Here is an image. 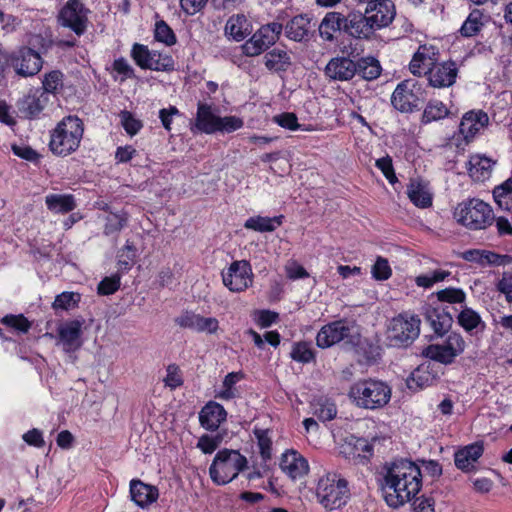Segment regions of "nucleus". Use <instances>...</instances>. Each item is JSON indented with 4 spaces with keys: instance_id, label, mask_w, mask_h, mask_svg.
<instances>
[{
    "instance_id": "1",
    "label": "nucleus",
    "mask_w": 512,
    "mask_h": 512,
    "mask_svg": "<svg viewBox=\"0 0 512 512\" xmlns=\"http://www.w3.org/2000/svg\"><path fill=\"white\" fill-rule=\"evenodd\" d=\"M420 487L421 471L415 463L401 459L384 466L382 491L390 507L397 508L409 502Z\"/></svg>"
},
{
    "instance_id": "2",
    "label": "nucleus",
    "mask_w": 512,
    "mask_h": 512,
    "mask_svg": "<svg viewBox=\"0 0 512 512\" xmlns=\"http://www.w3.org/2000/svg\"><path fill=\"white\" fill-rule=\"evenodd\" d=\"M350 496L348 481L341 474L327 472L318 479L316 499L324 509H340L348 503Z\"/></svg>"
},
{
    "instance_id": "3",
    "label": "nucleus",
    "mask_w": 512,
    "mask_h": 512,
    "mask_svg": "<svg viewBox=\"0 0 512 512\" xmlns=\"http://www.w3.org/2000/svg\"><path fill=\"white\" fill-rule=\"evenodd\" d=\"M390 386L380 380L366 379L355 382L349 390L352 402L364 409H379L388 404L391 399Z\"/></svg>"
},
{
    "instance_id": "4",
    "label": "nucleus",
    "mask_w": 512,
    "mask_h": 512,
    "mask_svg": "<svg viewBox=\"0 0 512 512\" xmlns=\"http://www.w3.org/2000/svg\"><path fill=\"white\" fill-rule=\"evenodd\" d=\"M243 126V120L236 116H218L213 107L209 104L199 102L195 121L191 124L193 134L205 133L214 134L216 132L231 133Z\"/></svg>"
},
{
    "instance_id": "5",
    "label": "nucleus",
    "mask_w": 512,
    "mask_h": 512,
    "mask_svg": "<svg viewBox=\"0 0 512 512\" xmlns=\"http://www.w3.org/2000/svg\"><path fill=\"white\" fill-rule=\"evenodd\" d=\"M83 132V123L78 117H65L51 134L49 143L51 151L59 156L74 152L79 147Z\"/></svg>"
},
{
    "instance_id": "6",
    "label": "nucleus",
    "mask_w": 512,
    "mask_h": 512,
    "mask_svg": "<svg viewBox=\"0 0 512 512\" xmlns=\"http://www.w3.org/2000/svg\"><path fill=\"white\" fill-rule=\"evenodd\" d=\"M247 466V459L238 450L222 449L215 455L209 475L217 485H225L235 479Z\"/></svg>"
},
{
    "instance_id": "7",
    "label": "nucleus",
    "mask_w": 512,
    "mask_h": 512,
    "mask_svg": "<svg viewBox=\"0 0 512 512\" xmlns=\"http://www.w3.org/2000/svg\"><path fill=\"white\" fill-rule=\"evenodd\" d=\"M457 222L471 230L485 229L494 221L492 208L480 199L459 204L454 212Z\"/></svg>"
},
{
    "instance_id": "8",
    "label": "nucleus",
    "mask_w": 512,
    "mask_h": 512,
    "mask_svg": "<svg viewBox=\"0 0 512 512\" xmlns=\"http://www.w3.org/2000/svg\"><path fill=\"white\" fill-rule=\"evenodd\" d=\"M421 321L417 316L399 314L392 318L387 326L386 339L392 347H407L420 334Z\"/></svg>"
},
{
    "instance_id": "9",
    "label": "nucleus",
    "mask_w": 512,
    "mask_h": 512,
    "mask_svg": "<svg viewBox=\"0 0 512 512\" xmlns=\"http://www.w3.org/2000/svg\"><path fill=\"white\" fill-rule=\"evenodd\" d=\"M465 341L463 337L455 332L450 333L440 344H431L425 347L422 355L436 362L449 365L455 358L465 350Z\"/></svg>"
},
{
    "instance_id": "10",
    "label": "nucleus",
    "mask_w": 512,
    "mask_h": 512,
    "mask_svg": "<svg viewBox=\"0 0 512 512\" xmlns=\"http://www.w3.org/2000/svg\"><path fill=\"white\" fill-rule=\"evenodd\" d=\"M283 26L278 22L263 25L243 46V53L247 56H257L276 43Z\"/></svg>"
},
{
    "instance_id": "11",
    "label": "nucleus",
    "mask_w": 512,
    "mask_h": 512,
    "mask_svg": "<svg viewBox=\"0 0 512 512\" xmlns=\"http://www.w3.org/2000/svg\"><path fill=\"white\" fill-rule=\"evenodd\" d=\"M131 57L142 69L155 71H170L174 69V60L170 55L151 51L143 44L135 43L133 45Z\"/></svg>"
},
{
    "instance_id": "12",
    "label": "nucleus",
    "mask_w": 512,
    "mask_h": 512,
    "mask_svg": "<svg viewBox=\"0 0 512 512\" xmlns=\"http://www.w3.org/2000/svg\"><path fill=\"white\" fill-rule=\"evenodd\" d=\"M223 284L231 292H242L253 283L251 265L246 260L234 261L226 271L222 272Z\"/></svg>"
},
{
    "instance_id": "13",
    "label": "nucleus",
    "mask_w": 512,
    "mask_h": 512,
    "mask_svg": "<svg viewBox=\"0 0 512 512\" xmlns=\"http://www.w3.org/2000/svg\"><path fill=\"white\" fill-rule=\"evenodd\" d=\"M88 10L80 0H69L59 12L58 21L63 27L81 36L87 29Z\"/></svg>"
},
{
    "instance_id": "14",
    "label": "nucleus",
    "mask_w": 512,
    "mask_h": 512,
    "mask_svg": "<svg viewBox=\"0 0 512 512\" xmlns=\"http://www.w3.org/2000/svg\"><path fill=\"white\" fill-rule=\"evenodd\" d=\"M344 33L359 40H370L376 29L375 19H370L367 9L362 13L360 11H351L345 16Z\"/></svg>"
},
{
    "instance_id": "15",
    "label": "nucleus",
    "mask_w": 512,
    "mask_h": 512,
    "mask_svg": "<svg viewBox=\"0 0 512 512\" xmlns=\"http://www.w3.org/2000/svg\"><path fill=\"white\" fill-rule=\"evenodd\" d=\"M355 326L346 320L333 321L323 326L316 336L320 348L331 347L352 337Z\"/></svg>"
},
{
    "instance_id": "16",
    "label": "nucleus",
    "mask_w": 512,
    "mask_h": 512,
    "mask_svg": "<svg viewBox=\"0 0 512 512\" xmlns=\"http://www.w3.org/2000/svg\"><path fill=\"white\" fill-rule=\"evenodd\" d=\"M11 65L18 75L29 77L41 70L43 61L38 51L30 47H21L12 55Z\"/></svg>"
},
{
    "instance_id": "17",
    "label": "nucleus",
    "mask_w": 512,
    "mask_h": 512,
    "mask_svg": "<svg viewBox=\"0 0 512 512\" xmlns=\"http://www.w3.org/2000/svg\"><path fill=\"white\" fill-rule=\"evenodd\" d=\"M175 323L181 328H188L195 332L214 334L219 329V322L214 317H204L194 312H185L175 318Z\"/></svg>"
},
{
    "instance_id": "18",
    "label": "nucleus",
    "mask_w": 512,
    "mask_h": 512,
    "mask_svg": "<svg viewBox=\"0 0 512 512\" xmlns=\"http://www.w3.org/2000/svg\"><path fill=\"white\" fill-rule=\"evenodd\" d=\"M424 73L428 75V81L432 87L444 88L455 83L458 69L455 62L447 61L433 65Z\"/></svg>"
},
{
    "instance_id": "19",
    "label": "nucleus",
    "mask_w": 512,
    "mask_h": 512,
    "mask_svg": "<svg viewBox=\"0 0 512 512\" xmlns=\"http://www.w3.org/2000/svg\"><path fill=\"white\" fill-rule=\"evenodd\" d=\"M280 468L293 480L303 478L309 471L307 460L295 450H287L282 454Z\"/></svg>"
},
{
    "instance_id": "20",
    "label": "nucleus",
    "mask_w": 512,
    "mask_h": 512,
    "mask_svg": "<svg viewBox=\"0 0 512 512\" xmlns=\"http://www.w3.org/2000/svg\"><path fill=\"white\" fill-rule=\"evenodd\" d=\"M489 122L488 115L479 111H469L465 113L459 125V132L466 142H470L475 135L483 129Z\"/></svg>"
},
{
    "instance_id": "21",
    "label": "nucleus",
    "mask_w": 512,
    "mask_h": 512,
    "mask_svg": "<svg viewBox=\"0 0 512 512\" xmlns=\"http://www.w3.org/2000/svg\"><path fill=\"white\" fill-rule=\"evenodd\" d=\"M357 72V62L347 57H336L331 59L325 67L326 75L339 81L352 79Z\"/></svg>"
},
{
    "instance_id": "22",
    "label": "nucleus",
    "mask_w": 512,
    "mask_h": 512,
    "mask_svg": "<svg viewBox=\"0 0 512 512\" xmlns=\"http://www.w3.org/2000/svg\"><path fill=\"white\" fill-rule=\"evenodd\" d=\"M129 491L131 500L141 508L151 505L159 496L157 487L146 484L139 479L130 481Z\"/></svg>"
},
{
    "instance_id": "23",
    "label": "nucleus",
    "mask_w": 512,
    "mask_h": 512,
    "mask_svg": "<svg viewBox=\"0 0 512 512\" xmlns=\"http://www.w3.org/2000/svg\"><path fill=\"white\" fill-rule=\"evenodd\" d=\"M410 81H403L397 85L391 96L392 105L401 112H412L418 106V98L411 88Z\"/></svg>"
},
{
    "instance_id": "24",
    "label": "nucleus",
    "mask_w": 512,
    "mask_h": 512,
    "mask_svg": "<svg viewBox=\"0 0 512 512\" xmlns=\"http://www.w3.org/2000/svg\"><path fill=\"white\" fill-rule=\"evenodd\" d=\"M59 339L66 352L75 351L80 348L82 334V323L78 320L69 321L58 329Z\"/></svg>"
},
{
    "instance_id": "25",
    "label": "nucleus",
    "mask_w": 512,
    "mask_h": 512,
    "mask_svg": "<svg viewBox=\"0 0 512 512\" xmlns=\"http://www.w3.org/2000/svg\"><path fill=\"white\" fill-rule=\"evenodd\" d=\"M227 413L222 405L217 402H208L199 413V421L206 430L214 431L225 421Z\"/></svg>"
},
{
    "instance_id": "26",
    "label": "nucleus",
    "mask_w": 512,
    "mask_h": 512,
    "mask_svg": "<svg viewBox=\"0 0 512 512\" xmlns=\"http://www.w3.org/2000/svg\"><path fill=\"white\" fill-rule=\"evenodd\" d=\"M495 163V161L485 155H472L468 161L469 176L474 181L484 182L491 177Z\"/></svg>"
},
{
    "instance_id": "27",
    "label": "nucleus",
    "mask_w": 512,
    "mask_h": 512,
    "mask_svg": "<svg viewBox=\"0 0 512 512\" xmlns=\"http://www.w3.org/2000/svg\"><path fill=\"white\" fill-rule=\"evenodd\" d=\"M251 31L252 26L243 14L232 15L225 25V34L238 42L245 39Z\"/></svg>"
},
{
    "instance_id": "28",
    "label": "nucleus",
    "mask_w": 512,
    "mask_h": 512,
    "mask_svg": "<svg viewBox=\"0 0 512 512\" xmlns=\"http://www.w3.org/2000/svg\"><path fill=\"white\" fill-rule=\"evenodd\" d=\"M345 16L339 12L327 13L319 26L320 36L326 41H333L335 32H344Z\"/></svg>"
},
{
    "instance_id": "29",
    "label": "nucleus",
    "mask_w": 512,
    "mask_h": 512,
    "mask_svg": "<svg viewBox=\"0 0 512 512\" xmlns=\"http://www.w3.org/2000/svg\"><path fill=\"white\" fill-rule=\"evenodd\" d=\"M370 19L377 20L374 27L377 30L387 27L395 17V7L392 1L382 0L376 3L375 8L371 7Z\"/></svg>"
},
{
    "instance_id": "30",
    "label": "nucleus",
    "mask_w": 512,
    "mask_h": 512,
    "mask_svg": "<svg viewBox=\"0 0 512 512\" xmlns=\"http://www.w3.org/2000/svg\"><path fill=\"white\" fill-rule=\"evenodd\" d=\"M436 379V374L432 372L431 365H419L407 379L406 383L409 389L417 390L428 387L433 384Z\"/></svg>"
},
{
    "instance_id": "31",
    "label": "nucleus",
    "mask_w": 512,
    "mask_h": 512,
    "mask_svg": "<svg viewBox=\"0 0 512 512\" xmlns=\"http://www.w3.org/2000/svg\"><path fill=\"white\" fill-rule=\"evenodd\" d=\"M483 453V446L474 443L464 447L455 454V465L463 471H469L473 468L474 463Z\"/></svg>"
},
{
    "instance_id": "32",
    "label": "nucleus",
    "mask_w": 512,
    "mask_h": 512,
    "mask_svg": "<svg viewBox=\"0 0 512 512\" xmlns=\"http://www.w3.org/2000/svg\"><path fill=\"white\" fill-rule=\"evenodd\" d=\"M407 196L419 208H428L432 205V194L422 182L412 180L407 187Z\"/></svg>"
},
{
    "instance_id": "33",
    "label": "nucleus",
    "mask_w": 512,
    "mask_h": 512,
    "mask_svg": "<svg viewBox=\"0 0 512 512\" xmlns=\"http://www.w3.org/2000/svg\"><path fill=\"white\" fill-rule=\"evenodd\" d=\"M310 28V18L307 15H298L286 24L285 33L291 40L302 41L308 37Z\"/></svg>"
},
{
    "instance_id": "34",
    "label": "nucleus",
    "mask_w": 512,
    "mask_h": 512,
    "mask_svg": "<svg viewBox=\"0 0 512 512\" xmlns=\"http://www.w3.org/2000/svg\"><path fill=\"white\" fill-rule=\"evenodd\" d=\"M47 208L54 213H68L75 209L74 197L70 194H50L45 197Z\"/></svg>"
},
{
    "instance_id": "35",
    "label": "nucleus",
    "mask_w": 512,
    "mask_h": 512,
    "mask_svg": "<svg viewBox=\"0 0 512 512\" xmlns=\"http://www.w3.org/2000/svg\"><path fill=\"white\" fill-rule=\"evenodd\" d=\"M47 102L48 96L45 92L28 95L22 101L20 110L26 115V117L33 118L42 112Z\"/></svg>"
},
{
    "instance_id": "36",
    "label": "nucleus",
    "mask_w": 512,
    "mask_h": 512,
    "mask_svg": "<svg viewBox=\"0 0 512 512\" xmlns=\"http://www.w3.org/2000/svg\"><path fill=\"white\" fill-rule=\"evenodd\" d=\"M265 66L273 71H286L291 65V57L287 51L282 49H273L264 56Z\"/></svg>"
},
{
    "instance_id": "37",
    "label": "nucleus",
    "mask_w": 512,
    "mask_h": 512,
    "mask_svg": "<svg viewBox=\"0 0 512 512\" xmlns=\"http://www.w3.org/2000/svg\"><path fill=\"white\" fill-rule=\"evenodd\" d=\"M425 316L434 332L438 335L445 333L452 323V318L449 314L435 308L427 309Z\"/></svg>"
},
{
    "instance_id": "38",
    "label": "nucleus",
    "mask_w": 512,
    "mask_h": 512,
    "mask_svg": "<svg viewBox=\"0 0 512 512\" xmlns=\"http://www.w3.org/2000/svg\"><path fill=\"white\" fill-rule=\"evenodd\" d=\"M380 62L371 56L363 57L357 61V72L365 80H374L381 74Z\"/></svg>"
},
{
    "instance_id": "39",
    "label": "nucleus",
    "mask_w": 512,
    "mask_h": 512,
    "mask_svg": "<svg viewBox=\"0 0 512 512\" xmlns=\"http://www.w3.org/2000/svg\"><path fill=\"white\" fill-rule=\"evenodd\" d=\"M282 216L269 218L262 216L250 217L244 223L246 229L258 232H272L277 226L281 225Z\"/></svg>"
},
{
    "instance_id": "40",
    "label": "nucleus",
    "mask_w": 512,
    "mask_h": 512,
    "mask_svg": "<svg viewBox=\"0 0 512 512\" xmlns=\"http://www.w3.org/2000/svg\"><path fill=\"white\" fill-rule=\"evenodd\" d=\"M458 323L467 332L472 333L479 326L485 327L480 315L471 308L465 307L458 315Z\"/></svg>"
},
{
    "instance_id": "41",
    "label": "nucleus",
    "mask_w": 512,
    "mask_h": 512,
    "mask_svg": "<svg viewBox=\"0 0 512 512\" xmlns=\"http://www.w3.org/2000/svg\"><path fill=\"white\" fill-rule=\"evenodd\" d=\"M449 114L448 108L438 100L429 101L422 115L423 123H430L445 118Z\"/></svg>"
},
{
    "instance_id": "42",
    "label": "nucleus",
    "mask_w": 512,
    "mask_h": 512,
    "mask_svg": "<svg viewBox=\"0 0 512 512\" xmlns=\"http://www.w3.org/2000/svg\"><path fill=\"white\" fill-rule=\"evenodd\" d=\"M493 197L501 208L509 210L512 207V178L495 187Z\"/></svg>"
},
{
    "instance_id": "43",
    "label": "nucleus",
    "mask_w": 512,
    "mask_h": 512,
    "mask_svg": "<svg viewBox=\"0 0 512 512\" xmlns=\"http://www.w3.org/2000/svg\"><path fill=\"white\" fill-rule=\"evenodd\" d=\"M483 13L480 10H473L463 23L460 32L465 37L476 35L483 26Z\"/></svg>"
},
{
    "instance_id": "44",
    "label": "nucleus",
    "mask_w": 512,
    "mask_h": 512,
    "mask_svg": "<svg viewBox=\"0 0 512 512\" xmlns=\"http://www.w3.org/2000/svg\"><path fill=\"white\" fill-rule=\"evenodd\" d=\"M314 415L321 421L332 420L336 414L337 409L333 402L326 398H320L313 404Z\"/></svg>"
},
{
    "instance_id": "45",
    "label": "nucleus",
    "mask_w": 512,
    "mask_h": 512,
    "mask_svg": "<svg viewBox=\"0 0 512 512\" xmlns=\"http://www.w3.org/2000/svg\"><path fill=\"white\" fill-rule=\"evenodd\" d=\"M450 275H451L450 271L439 269V270H435L431 273L418 275L415 278V283L418 287L430 288L435 283L444 281Z\"/></svg>"
},
{
    "instance_id": "46",
    "label": "nucleus",
    "mask_w": 512,
    "mask_h": 512,
    "mask_svg": "<svg viewBox=\"0 0 512 512\" xmlns=\"http://www.w3.org/2000/svg\"><path fill=\"white\" fill-rule=\"evenodd\" d=\"M428 48L426 46H420L417 52L414 54L410 64L409 69L412 74L420 76L430 63L428 62L430 59L427 57L426 52Z\"/></svg>"
},
{
    "instance_id": "47",
    "label": "nucleus",
    "mask_w": 512,
    "mask_h": 512,
    "mask_svg": "<svg viewBox=\"0 0 512 512\" xmlns=\"http://www.w3.org/2000/svg\"><path fill=\"white\" fill-rule=\"evenodd\" d=\"M154 37L158 42H162L167 46L174 45L176 43V35L168 24L159 20L155 24Z\"/></svg>"
},
{
    "instance_id": "48",
    "label": "nucleus",
    "mask_w": 512,
    "mask_h": 512,
    "mask_svg": "<svg viewBox=\"0 0 512 512\" xmlns=\"http://www.w3.org/2000/svg\"><path fill=\"white\" fill-rule=\"evenodd\" d=\"M127 220V215L123 212L108 214L104 228L105 235L118 233L126 225Z\"/></svg>"
},
{
    "instance_id": "49",
    "label": "nucleus",
    "mask_w": 512,
    "mask_h": 512,
    "mask_svg": "<svg viewBox=\"0 0 512 512\" xmlns=\"http://www.w3.org/2000/svg\"><path fill=\"white\" fill-rule=\"evenodd\" d=\"M243 378V374L240 372H232L226 375L223 381V390L219 392L218 397L221 399L229 400L234 398L236 390L234 385Z\"/></svg>"
},
{
    "instance_id": "50",
    "label": "nucleus",
    "mask_w": 512,
    "mask_h": 512,
    "mask_svg": "<svg viewBox=\"0 0 512 512\" xmlns=\"http://www.w3.org/2000/svg\"><path fill=\"white\" fill-rule=\"evenodd\" d=\"M436 295L439 301L448 303H463L466 299V294L462 289L453 287L439 290Z\"/></svg>"
},
{
    "instance_id": "51",
    "label": "nucleus",
    "mask_w": 512,
    "mask_h": 512,
    "mask_svg": "<svg viewBox=\"0 0 512 512\" xmlns=\"http://www.w3.org/2000/svg\"><path fill=\"white\" fill-rule=\"evenodd\" d=\"M119 116L124 130L130 136L136 135L143 127L141 120L135 118L129 111H121Z\"/></svg>"
},
{
    "instance_id": "52",
    "label": "nucleus",
    "mask_w": 512,
    "mask_h": 512,
    "mask_svg": "<svg viewBox=\"0 0 512 512\" xmlns=\"http://www.w3.org/2000/svg\"><path fill=\"white\" fill-rule=\"evenodd\" d=\"M42 83L45 94L54 93L63 86V74L58 70L51 71L44 76Z\"/></svg>"
},
{
    "instance_id": "53",
    "label": "nucleus",
    "mask_w": 512,
    "mask_h": 512,
    "mask_svg": "<svg viewBox=\"0 0 512 512\" xmlns=\"http://www.w3.org/2000/svg\"><path fill=\"white\" fill-rule=\"evenodd\" d=\"M81 299L79 293L75 292H63L58 295L53 303L54 308H61L68 310L77 306Z\"/></svg>"
},
{
    "instance_id": "54",
    "label": "nucleus",
    "mask_w": 512,
    "mask_h": 512,
    "mask_svg": "<svg viewBox=\"0 0 512 512\" xmlns=\"http://www.w3.org/2000/svg\"><path fill=\"white\" fill-rule=\"evenodd\" d=\"M291 357L295 361L308 363L313 359L314 354L308 343L300 342L294 345Z\"/></svg>"
},
{
    "instance_id": "55",
    "label": "nucleus",
    "mask_w": 512,
    "mask_h": 512,
    "mask_svg": "<svg viewBox=\"0 0 512 512\" xmlns=\"http://www.w3.org/2000/svg\"><path fill=\"white\" fill-rule=\"evenodd\" d=\"M222 438L220 436L202 435L197 442L199 448L205 454L213 453L220 445Z\"/></svg>"
},
{
    "instance_id": "56",
    "label": "nucleus",
    "mask_w": 512,
    "mask_h": 512,
    "mask_svg": "<svg viewBox=\"0 0 512 512\" xmlns=\"http://www.w3.org/2000/svg\"><path fill=\"white\" fill-rule=\"evenodd\" d=\"M120 287V276L114 275L111 277H105L97 287V291L100 295H110L115 293Z\"/></svg>"
},
{
    "instance_id": "57",
    "label": "nucleus",
    "mask_w": 512,
    "mask_h": 512,
    "mask_svg": "<svg viewBox=\"0 0 512 512\" xmlns=\"http://www.w3.org/2000/svg\"><path fill=\"white\" fill-rule=\"evenodd\" d=\"M372 275L377 280H386L391 276V269L388 261L382 257H378L372 267Z\"/></svg>"
},
{
    "instance_id": "58",
    "label": "nucleus",
    "mask_w": 512,
    "mask_h": 512,
    "mask_svg": "<svg viewBox=\"0 0 512 512\" xmlns=\"http://www.w3.org/2000/svg\"><path fill=\"white\" fill-rule=\"evenodd\" d=\"M2 322L21 332H27L30 328L29 321L23 315H7L3 318Z\"/></svg>"
},
{
    "instance_id": "59",
    "label": "nucleus",
    "mask_w": 512,
    "mask_h": 512,
    "mask_svg": "<svg viewBox=\"0 0 512 512\" xmlns=\"http://www.w3.org/2000/svg\"><path fill=\"white\" fill-rule=\"evenodd\" d=\"M376 166L382 171V173L390 183H394L397 180L392 165V159L389 156L377 159Z\"/></svg>"
},
{
    "instance_id": "60",
    "label": "nucleus",
    "mask_w": 512,
    "mask_h": 512,
    "mask_svg": "<svg viewBox=\"0 0 512 512\" xmlns=\"http://www.w3.org/2000/svg\"><path fill=\"white\" fill-rule=\"evenodd\" d=\"M274 121L281 127L289 130H297L300 125L298 124L297 117L294 113H282L274 117Z\"/></svg>"
},
{
    "instance_id": "61",
    "label": "nucleus",
    "mask_w": 512,
    "mask_h": 512,
    "mask_svg": "<svg viewBox=\"0 0 512 512\" xmlns=\"http://www.w3.org/2000/svg\"><path fill=\"white\" fill-rule=\"evenodd\" d=\"M497 289L503 293L506 300L512 303V272H504L502 278L497 283Z\"/></svg>"
},
{
    "instance_id": "62",
    "label": "nucleus",
    "mask_w": 512,
    "mask_h": 512,
    "mask_svg": "<svg viewBox=\"0 0 512 512\" xmlns=\"http://www.w3.org/2000/svg\"><path fill=\"white\" fill-rule=\"evenodd\" d=\"M165 384L174 389L182 384V378L176 366L170 365L167 368V375L164 379Z\"/></svg>"
},
{
    "instance_id": "63",
    "label": "nucleus",
    "mask_w": 512,
    "mask_h": 512,
    "mask_svg": "<svg viewBox=\"0 0 512 512\" xmlns=\"http://www.w3.org/2000/svg\"><path fill=\"white\" fill-rule=\"evenodd\" d=\"M179 110L175 106H170L169 108H164L159 111V118L163 127L167 130H171V124L173 116L178 115Z\"/></svg>"
},
{
    "instance_id": "64",
    "label": "nucleus",
    "mask_w": 512,
    "mask_h": 512,
    "mask_svg": "<svg viewBox=\"0 0 512 512\" xmlns=\"http://www.w3.org/2000/svg\"><path fill=\"white\" fill-rule=\"evenodd\" d=\"M414 512H434V501L430 498L420 497L413 503Z\"/></svg>"
}]
</instances>
